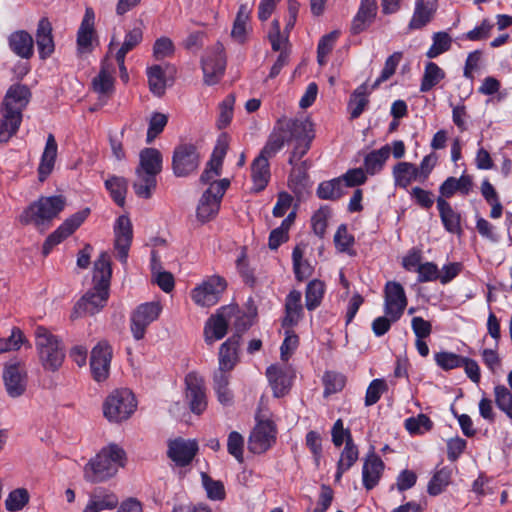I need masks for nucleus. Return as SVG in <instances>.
<instances>
[{"mask_svg": "<svg viewBox=\"0 0 512 512\" xmlns=\"http://www.w3.org/2000/svg\"><path fill=\"white\" fill-rule=\"evenodd\" d=\"M471 187L472 179L469 175H462L460 178L448 177L439 188V197L451 198L456 192L467 195Z\"/></svg>", "mask_w": 512, "mask_h": 512, "instance_id": "nucleus-35", "label": "nucleus"}, {"mask_svg": "<svg viewBox=\"0 0 512 512\" xmlns=\"http://www.w3.org/2000/svg\"><path fill=\"white\" fill-rule=\"evenodd\" d=\"M437 9V0H417L410 27L419 29L432 19Z\"/></svg>", "mask_w": 512, "mask_h": 512, "instance_id": "nucleus-34", "label": "nucleus"}, {"mask_svg": "<svg viewBox=\"0 0 512 512\" xmlns=\"http://www.w3.org/2000/svg\"><path fill=\"white\" fill-rule=\"evenodd\" d=\"M114 63L107 57L101 64L99 72L92 80L93 92L98 95L99 100H106L114 92L115 83Z\"/></svg>", "mask_w": 512, "mask_h": 512, "instance_id": "nucleus-19", "label": "nucleus"}, {"mask_svg": "<svg viewBox=\"0 0 512 512\" xmlns=\"http://www.w3.org/2000/svg\"><path fill=\"white\" fill-rule=\"evenodd\" d=\"M372 87L366 83L358 86L351 94L348 102V112L352 118H357L364 111L368 104V97Z\"/></svg>", "mask_w": 512, "mask_h": 512, "instance_id": "nucleus-40", "label": "nucleus"}, {"mask_svg": "<svg viewBox=\"0 0 512 512\" xmlns=\"http://www.w3.org/2000/svg\"><path fill=\"white\" fill-rule=\"evenodd\" d=\"M3 381L7 394L12 398L20 397L26 391L27 371L25 365L19 361L5 364Z\"/></svg>", "mask_w": 512, "mask_h": 512, "instance_id": "nucleus-13", "label": "nucleus"}, {"mask_svg": "<svg viewBox=\"0 0 512 512\" xmlns=\"http://www.w3.org/2000/svg\"><path fill=\"white\" fill-rule=\"evenodd\" d=\"M236 309L234 307L222 308L216 315L211 316L205 326L204 336L207 344L222 339L228 330L229 322Z\"/></svg>", "mask_w": 512, "mask_h": 512, "instance_id": "nucleus-18", "label": "nucleus"}, {"mask_svg": "<svg viewBox=\"0 0 512 512\" xmlns=\"http://www.w3.org/2000/svg\"><path fill=\"white\" fill-rule=\"evenodd\" d=\"M143 33L140 27H135L128 31L125 35L124 41L120 47L114 43L110 44L109 53L113 55L120 70V77L123 81H128V71L125 66L126 54L134 49L142 41Z\"/></svg>", "mask_w": 512, "mask_h": 512, "instance_id": "nucleus-15", "label": "nucleus"}, {"mask_svg": "<svg viewBox=\"0 0 512 512\" xmlns=\"http://www.w3.org/2000/svg\"><path fill=\"white\" fill-rule=\"evenodd\" d=\"M28 501V491L24 488H18L10 492L5 501V507L8 511H18L21 510Z\"/></svg>", "mask_w": 512, "mask_h": 512, "instance_id": "nucleus-58", "label": "nucleus"}, {"mask_svg": "<svg viewBox=\"0 0 512 512\" xmlns=\"http://www.w3.org/2000/svg\"><path fill=\"white\" fill-rule=\"evenodd\" d=\"M437 208L445 229L450 233L459 234L461 232L460 215L453 210L450 203L438 197Z\"/></svg>", "mask_w": 512, "mask_h": 512, "instance_id": "nucleus-37", "label": "nucleus"}, {"mask_svg": "<svg viewBox=\"0 0 512 512\" xmlns=\"http://www.w3.org/2000/svg\"><path fill=\"white\" fill-rule=\"evenodd\" d=\"M202 483L211 500H223L226 496L224 484L219 480L212 479L208 474L202 473Z\"/></svg>", "mask_w": 512, "mask_h": 512, "instance_id": "nucleus-55", "label": "nucleus"}, {"mask_svg": "<svg viewBox=\"0 0 512 512\" xmlns=\"http://www.w3.org/2000/svg\"><path fill=\"white\" fill-rule=\"evenodd\" d=\"M223 52V46L216 44L202 59L204 82L207 85L216 84L224 74L226 60Z\"/></svg>", "mask_w": 512, "mask_h": 512, "instance_id": "nucleus-11", "label": "nucleus"}, {"mask_svg": "<svg viewBox=\"0 0 512 512\" xmlns=\"http://www.w3.org/2000/svg\"><path fill=\"white\" fill-rule=\"evenodd\" d=\"M125 461V451L117 444H109L85 465L84 478L91 483L104 482L115 476Z\"/></svg>", "mask_w": 512, "mask_h": 512, "instance_id": "nucleus-3", "label": "nucleus"}, {"mask_svg": "<svg viewBox=\"0 0 512 512\" xmlns=\"http://www.w3.org/2000/svg\"><path fill=\"white\" fill-rule=\"evenodd\" d=\"M243 448H244V438L237 431H232L228 435L227 440V450L230 455L235 457V459L242 463L244 461L243 457Z\"/></svg>", "mask_w": 512, "mask_h": 512, "instance_id": "nucleus-62", "label": "nucleus"}, {"mask_svg": "<svg viewBox=\"0 0 512 512\" xmlns=\"http://www.w3.org/2000/svg\"><path fill=\"white\" fill-rule=\"evenodd\" d=\"M334 242L336 247L341 252H348L350 247L354 244V236L348 233L346 224H341L335 235Z\"/></svg>", "mask_w": 512, "mask_h": 512, "instance_id": "nucleus-64", "label": "nucleus"}, {"mask_svg": "<svg viewBox=\"0 0 512 512\" xmlns=\"http://www.w3.org/2000/svg\"><path fill=\"white\" fill-rule=\"evenodd\" d=\"M157 176L135 169V180L132 188L135 194L142 199H150L157 187Z\"/></svg>", "mask_w": 512, "mask_h": 512, "instance_id": "nucleus-33", "label": "nucleus"}, {"mask_svg": "<svg viewBox=\"0 0 512 512\" xmlns=\"http://www.w3.org/2000/svg\"><path fill=\"white\" fill-rule=\"evenodd\" d=\"M377 5L375 0H361V5L353 21L356 32L364 30L376 16Z\"/></svg>", "mask_w": 512, "mask_h": 512, "instance_id": "nucleus-42", "label": "nucleus"}, {"mask_svg": "<svg viewBox=\"0 0 512 512\" xmlns=\"http://www.w3.org/2000/svg\"><path fill=\"white\" fill-rule=\"evenodd\" d=\"M90 498L93 500L100 511L106 509L112 510L119 504L118 497L113 492L106 491L103 488L95 489L91 493Z\"/></svg>", "mask_w": 512, "mask_h": 512, "instance_id": "nucleus-51", "label": "nucleus"}, {"mask_svg": "<svg viewBox=\"0 0 512 512\" xmlns=\"http://www.w3.org/2000/svg\"><path fill=\"white\" fill-rule=\"evenodd\" d=\"M112 276L111 259L107 252H101L93 267V288L88 290L75 304L72 318L94 315L102 310L109 298Z\"/></svg>", "mask_w": 512, "mask_h": 512, "instance_id": "nucleus-1", "label": "nucleus"}, {"mask_svg": "<svg viewBox=\"0 0 512 512\" xmlns=\"http://www.w3.org/2000/svg\"><path fill=\"white\" fill-rule=\"evenodd\" d=\"M8 44L11 51L23 59H29L34 53L33 38L24 30L12 32L8 37Z\"/></svg>", "mask_w": 512, "mask_h": 512, "instance_id": "nucleus-29", "label": "nucleus"}, {"mask_svg": "<svg viewBox=\"0 0 512 512\" xmlns=\"http://www.w3.org/2000/svg\"><path fill=\"white\" fill-rule=\"evenodd\" d=\"M391 153V148L389 145H385L381 147L378 150H374L367 154V156L364 159V167L365 171L370 174L374 175L378 172H380L389 158Z\"/></svg>", "mask_w": 512, "mask_h": 512, "instance_id": "nucleus-43", "label": "nucleus"}, {"mask_svg": "<svg viewBox=\"0 0 512 512\" xmlns=\"http://www.w3.org/2000/svg\"><path fill=\"white\" fill-rule=\"evenodd\" d=\"M221 200L212 194V189H207L197 207V217L202 222L211 220L219 211Z\"/></svg>", "mask_w": 512, "mask_h": 512, "instance_id": "nucleus-38", "label": "nucleus"}, {"mask_svg": "<svg viewBox=\"0 0 512 512\" xmlns=\"http://www.w3.org/2000/svg\"><path fill=\"white\" fill-rule=\"evenodd\" d=\"M239 335L229 337L219 349V371H230L237 362V349L239 347Z\"/></svg>", "mask_w": 512, "mask_h": 512, "instance_id": "nucleus-32", "label": "nucleus"}, {"mask_svg": "<svg viewBox=\"0 0 512 512\" xmlns=\"http://www.w3.org/2000/svg\"><path fill=\"white\" fill-rule=\"evenodd\" d=\"M436 364L444 371L461 367L463 356L453 352L441 351L434 355Z\"/></svg>", "mask_w": 512, "mask_h": 512, "instance_id": "nucleus-56", "label": "nucleus"}, {"mask_svg": "<svg viewBox=\"0 0 512 512\" xmlns=\"http://www.w3.org/2000/svg\"><path fill=\"white\" fill-rule=\"evenodd\" d=\"M495 403L510 419H512V393L504 385H497L494 388Z\"/></svg>", "mask_w": 512, "mask_h": 512, "instance_id": "nucleus-53", "label": "nucleus"}, {"mask_svg": "<svg viewBox=\"0 0 512 512\" xmlns=\"http://www.w3.org/2000/svg\"><path fill=\"white\" fill-rule=\"evenodd\" d=\"M266 376L276 397L284 396L292 385V375L287 369L271 365L266 370Z\"/></svg>", "mask_w": 512, "mask_h": 512, "instance_id": "nucleus-27", "label": "nucleus"}, {"mask_svg": "<svg viewBox=\"0 0 512 512\" xmlns=\"http://www.w3.org/2000/svg\"><path fill=\"white\" fill-rule=\"evenodd\" d=\"M30 96L25 85L14 84L7 90L2 105L23 110L29 103Z\"/></svg>", "mask_w": 512, "mask_h": 512, "instance_id": "nucleus-39", "label": "nucleus"}, {"mask_svg": "<svg viewBox=\"0 0 512 512\" xmlns=\"http://www.w3.org/2000/svg\"><path fill=\"white\" fill-rule=\"evenodd\" d=\"M346 383V378L343 374L327 371L323 376L324 396L327 397L331 394L341 391Z\"/></svg>", "mask_w": 512, "mask_h": 512, "instance_id": "nucleus-52", "label": "nucleus"}, {"mask_svg": "<svg viewBox=\"0 0 512 512\" xmlns=\"http://www.w3.org/2000/svg\"><path fill=\"white\" fill-rule=\"evenodd\" d=\"M384 470V463L375 453H371L364 461L362 469L363 485L367 490L378 485Z\"/></svg>", "mask_w": 512, "mask_h": 512, "instance_id": "nucleus-25", "label": "nucleus"}, {"mask_svg": "<svg viewBox=\"0 0 512 512\" xmlns=\"http://www.w3.org/2000/svg\"><path fill=\"white\" fill-rule=\"evenodd\" d=\"M314 137V130H274L260 153L271 158L283 147H290L292 151L288 163L294 165L310 149Z\"/></svg>", "mask_w": 512, "mask_h": 512, "instance_id": "nucleus-2", "label": "nucleus"}, {"mask_svg": "<svg viewBox=\"0 0 512 512\" xmlns=\"http://www.w3.org/2000/svg\"><path fill=\"white\" fill-rule=\"evenodd\" d=\"M95 13L91 8H86L77 33V47L80 53H87L92 50L96 40Z\"/></svg>", "mask_w": 512, "mask_h": 512, "instance_id": "nucleus-23", "label": "nucleus"}, {"mask_svg": "<svg viewBox=\"0 0 512 512\" xmlns=\"http://www.w3.org/2000/svg\"><path fill=\"white\" fill-rule=\"evenodd\" d=\"M198 452V444L195 440L177 438L169 442L168 456L177 466L189 465Z\"/></svg>", "mask_w": 512, "mask_h": 512, "instance_id": "nucleus-21", "label": "nucleus"}, {"mask_svg": "<svg viewBox=\"0 0 512 512\" xmlns=\"http://www.w3.org/2000/svg\"><path fill=\"white\" fill-rule=\"evenodd\" d=\"M388 390V385L384 379H374L369 384L366 395L365 405L372 406L381 398L382 394Z\"/></svg>", "mask_w": 512, "mask_h": 512, "instance_id": "nucleus-57", "label": "nucleus"}, {"mask_svg": "<svg viewBox=\"0 0 512 512\" xmlns=\"http://www.w3.org/2000/svg\"><path fill=\"white\" fill-rule=\"evenodd\" d=\"M452 469L444 466L437 468L427 486V492L431 496L441 494L451 483Z\"/></svg>", "mask_w": 512, "mask_h": 512, "instance_id": "nucleus-44", "label": "nucleus"}, {"mask_svg": "<svg viewBox=\"0 0 512 512\" xmlns=\"http://www.w3.org/2000/svg\"><path fill=\"white\" fill-rule=\"evenodd\" d=\"M445 77V72L437 64L428 62L424 68V74L420 86L422 92L431 90Z\"/></svg>", "mask_w": 512, "mask_h": 512, "instance_id": "nucleus-49", "label": "nucleus"}, {"mask_svg": "<svg viewBox=\"0 0 512 512\" xmlns=\"http://www.w3.org/2000/svg\"><path fill=\"white\" fill-rule=\"evenodd\" d=\"M90 214V209L85 208L67 218L54 232H52L43 243L42 253L48 255L54 246L61 243L85 221Z\"/></svg>", "mask_w": 512, "mask_h": 512, "instance_id": "nucleus-8", "label": "nucleus"}, {"mask_svg": "<svg viewBox=\"0 0 512 512\" xmlns=\"http://www.w3.org/2000/svg\"><path fill=\"white\" fill-rule=\"evenodd\" d=\"M35 337L36 348L43 368L51 372L57 371L65 358L61 341L43 326L36 328Z\"/></svg>", "mask_w": 512, "mask_h": 512, "instance_id": "nucleus-5", "label": "nucleus"}, {"mask_svg": "<svg viewBox=\"0 0 512 512\" xmlns=\"http://www.w3.org/2000/svg\"><path fill=\"white\" fill-rule=\"evenodd\" d=\"M316 193L323 200L334 201L339 199L343 195L342 179L339 177L320 183Z\"/></svg>", "mask_w": 512, "mask_h": 512, "instance_id": "nucleus-50", "label": "nucleus"}, {"mask_svg": "<svg viewBox=\"0 0 512 512\" xmlns=\"http://www.w3.org/2000/svg\"><path fill=\"white\" fill-rule=\"evenodd\" d=\"M330 215L331 209L328 206H322L313 214L311 218L313 231L320 238H323L326 233Z\"/></svg>", "mask_w": 512, "mask_h": 512, "instance_id": "nucleus-54", "label": "nucleus"}, {"mask_svg": "<svg viewBox=\"0 0 512 512\" xmlns=\"http://www.w3.org/2000/svg\"><path fill=\"white\" fill-rule=\"evenodd\" d=\"M20 109L2 105L1 107V128H18L22 121Z\"/></svg>", "mask_w": 512, "mask_h": 512, "instance_id": "nucleus-60", "label": "nucleus"}, {"mask_svg": "<svg viewBox=\"0 0 512 512\" xmlns=\"http://www.w3.org/2000/svg\"><path fill=\"white\" fill-rule=\"evenodd\" d=\"M186 399L190 410L197 415L204 412L207 407V398L203 379L196 373H189L185 377Z\"/></svg>", "mask_w": 512, "mask_h": 512, "instance_id": "nucleus-17", "label": "nucleus"}, {"mask_svg": "<svg viewBox=\"0 0 512 512\" xmlns=\"http://www.w3.org/2000/svg\"><path fill=\"white\" fill-rule=\"evenodd\" d=\"M269 158L259 153L251 163L252 190L256 193L266 188L270 180Z\"/></svg>", "mask_w": 512, "mask_h": 512, "instance_id": "nucleus-26", "label": "nucleus"}, {"mask_svg": "<svg viewBox=\"0 0 512 512\" xmlns=\"http://www.w3.org/2000/svg\"><path fill=\"white\" fill-rule=\"evenodd\" d=\"M136 406L134 394L129 389H117L106 398L103 413L110 422H121L133 414Z\"/></svg>", "mask_w": 512, "mask_h": 512, "instance_id": "nucleus-7", "label": "nucleus"}, {"mask_svg": "<svg viewBox=\"0 0 512 512\" xmlns=\"http://www.w3.org/2000/svg\"><path fill=\"white\" fill-rule=\"evenodd\" d=\"M57 156V143L53 134L47 137L46 145L38 167V179L44 182L52 173Z\"/></svg>", "mask_w": 512, "mask_h": 512, "instance_id": "nucleus-30", "label": "nucleus"}, {"mask_svg": "<svg viewBox=\"0 0 512 512\" xmlns=\"http://www.w3.org/2000/svg\"><path fill=\"white\" fill-rule=\"evenodd\" d=\"M302 294L298 290H292L285 300V317L282 320L283 327H292L298 324L303 317Z\"/></svg>", "mask_w": 512, "mask_h": 512, "instance_id": "nucleus-28", "label": "nucleus"}, {"mask_svg": "<svg viewBox=\"0 0 512 512\" xmlns=\"http://www.w3.org/2000/svg\"><path fill=\"white\" fill-rule=\"evenodd\" d=\"M213 381L218 401L223 405H231L233 403V394L228 388L229 375L227 372L219 370L216 371Z\"/></svg>", "mask_w": 512, "mask_h": 512, "instance_id": "nucleus-47", "label": "nucleus"}, {"mask_svg": "<svg viewBox=\"0 0 512 512\" xmlns=\"http://www.w3.org/2000/svg\"><path fill=\"white\" fill-rule=\"evenodd\" d=\"M451 46V37L445 32H438L433 35V43L426 55L429 58H435L447 51Z\"/></svg>", "mask_w": 512, "mask_h": 512, "instance_id": "nucleus-59", "label": "nucleus"}, {"mask_svg": "<svg viewBox=\"0 0 512 512\" xmlns=\"http://www.w3.org/2000/svg\"><path fill=\"white\" fill-rule=\"evenodd\" d=\"M173 67L169 65H153L147 68L148 84L154 95L161 96L173 80Z\"/></svg>", "mask_w": 512, "mask_h": 512, "instance_id": "nucleus-22", "label": "nucleus"}, {"mask_svg": "<svg viewBox=\"0 0 512 512\" xmlns=\"http://www.w3.org/2000/svg\"><path fill=\"white\" fill-rule=\"evenodd\" d=\"M114 233V248L117 252L119 260L125 263L133 239L132 223L128 216H119L114 228Z\"/></svg>", "mask_w": 512, "mask_h": 512, "instance_id": "nucleus-20", "label": "nucleus"}, {"mask_svg": "<svg viewBox=\"0 0 512 512\" xmlns=\"http://www.w3.org/2000/svg\"><path fill=\"white\" fill-rule=\"evenodd\" d=\"M358 455V448L353 442L351 433H348V439H346L345 447L341 452L340 459L337 463L335 481H340L343 473L350 469L357 461Z\"/></svg>", "mask_w": 512, "mask_h": 512, "instance_id": "nucleus-36", "label": "nucleus"}, {"mask_svg": "<svg viewBox=\"0 0 512 512\" xmlns=\"http://www.w3.org/2000/svg\"><path fill=\"white\" fill-rule=\"evenodd\" d=\"M337 37V32H331L320 39L317 49V61L319 65L323 66L326 64V58L332 51Z\"/></svg>", "mask_w": 512, "mask_h": 512, "instance_id": "nucleus-61", "label": "nucleus"}, {"mask_svg": "<svg viewBox=\"0 0 512 512\" xmlns=\"http://www.w3.org/2000/svg\"><path fill=\"white\" fill-rule=\"evenodd\" d=\"M226 288V282L219 276H212L192 290L194 302L201 306H213Z\"/></svg>", "mask_w": 512, "mask_h": 512, "instance_id": "nucleus-14", "label": "nucleus"}, {"mask_svg": "<svg viewBox=\"0 0 512 512\" xmlns=\"http://www.w3.org/2000/svg\"><path fill=\"white\" fill-rule=\"evenodd\" d=\"M325 293V283L318 279L310 281L305 291V305L309 311L315 310L323 299Z\"/></svg>", "mask_w": 512, "mask_h": 512, "instance_id": "nucleus-48", "label": "nucleus"}, {"mask_svg": "<svg viewBox=\"0 0 512 512\" xmlns=\"http://www.w3.org/2000/svg\"><path fill=\"white\" fill-rule=\"evenodd\" d=\"M163 157L156 148H144L139 154V164L136 170L146 172L147 174L159 175L162 171Z\"/></svg>", "mask_w": 512, "mask_h": 512, "instance_id": "nucleus-31", "label": "nucleus"}, {"mask_svg": "<svg viewBox=\"0 0 512 512\" xmlns=\"http://www.w3.org/2000/svg\"><path fill=\"white\" fill-rule=\"evenodd\" d=\"M200 141H181L172 154V171L176 177L195 174L201 163Z\"/></svg>", "mask_w": 512, "mask_h": 512, "instance_id": "nucleus-6", "label": "nucleus"}, {"mask_svg": "<svg viewBox=\"0 0 512 512\" xmlns=\"http://www.w3.org/2000/svg\"><path fill=\"white\" fill-rule=\"evenodd\" d=\"M408 304L403 286L396 281H388L384 287V312L392 320H399Z\"/></svg>", "mask_w": 512, "mask_h": 512, "instance_id": "nucleus-9", "label": "nucleus"}, {"mask_svg": "<svg viewBox=\"0 0 512 512\" xmlns=\"http://www.w3.org/2000/svg\"><path fill=\"white\" fill-rule=\"evenodd\" d=\"M393 176L397 186L406 188L413 180L419 178V169L412 163L399 162L393 168Z\"/></svg>", "mask_w": 512, "mask_h": 512, "instance_id": "nucleus-45", "label": "nucleus"}, {"mask_svg": "<svg viewBox=\"0 0 512 512\" xmlns=\"http://www.w3.org/2000/svg\"><path fill=\"white\" fill-rule=\"evenodd\" d=\"M112 348L106 341H100L91 351L90 367L93 379L97 382L109 376Z\"/></svg>", "mask_w": 512, "mask_h": 512, "instance_id": "nucleus-16", "label": "nucleus"}, {"mask_svg": "<svg viewBox=\"0 0 512 512\" xmlns=\"http://www.w3.org/2000/svg\"><path fill=\"white\" fill-rule=\"evenodd\" d=\"M276 426L270 420L259 421L248 439V449L254 454H262L276 442Z\"/></svg>", "mask_w": 512, "mask_h": 512, "instance_id": "nucleus-10", "label": "nucleus"}, {"mask_svg": "<svg viewBox=\"0 0 512 512\" xmlns=\"http://www.w3.org/2000/svg\"><path fill=\"white\" fill-rule=\"evenodd\" d=\"M105 187L109 191L113 201L120 207L125 204L128 181L124 177L110 176L105 181Z\"/></svg>", "mask_w": 512, "mask_h": 512, "instance_id": "nucleus-46", "label": "nucleus"}, {"mask_svg": "<svg viewBox=\"0 0 512 512\" xmlns=\"http://www.w3.org/2000/svg\"><path fill=\"white\" fill-rule=\"evenodd\" d=\"M161 310V304L155 301L137 307L131 317V331L136 340L144 337L146 328L159 317Z\"/></svg>", "mask_w": 512, "mask_h": 512, "instance_id": "nucleus-12", "label": "nucleus"}, {"mask_svg": "<svg viewBox=\"0 0 512 512\" xmlns=\"http://www.w3.org/2000/svg\"><path fill=\"white\" fill-rule=\"evenodd\" d=\"M66 203L63 195L41 196L23 210L19 222L22 225L33 224L37 230L44 232L64 210Z\"/></svg>", "mask_w": 512, "mask_h": 512, "instance_id": "nucleus-4", "label": "nucleus"}, {"mask_svg": "<svg viewBox=\"0 0 512 512\" xmlns=\"http://www.w3.org/2000/svg\"><path fill=\"white\" fill-rule=\"evenodd\" d=\"M36 45L41 59L49 58L55 50L52 25L48 19L42 18L36 30Z\"/></svg>", "mask_w": 512, "mask_h": 512, "instance_id": "nucleus-24", "label": "nucleus"}, {"mask_svg": "<svg viewBox=\"0 0 512 512\" xmlns=\"http://www.w3.org/2000/svg\"><path fill=\"white\" fill-rule=\"evenodd\" d=\"M432 426V421L425 414H419L417 417H410L405 421V427L411 434L422 433L421 428H423L424 431H429Z\"/></svg>", "mask_w": 512, "mask_h": 512, "instance_id": "nucleus-63", "label": "nucleus"}, {"mask_svg": "<svg viewBox=\"0 0 512 512\" xmlns=\"http://www.w3.org/2000/svg\"><path fill=\"white\" fill-rule=\"evenodd\" d=\"M250 13L251 9L247 5H241L234 20L231 37L239 43L244 42L250 32Z\"/></svg>", "mask_w": 512, "mask_h": 512, "instance_id": "nucleus-41", "label": "nucleus"}]
</instances>
